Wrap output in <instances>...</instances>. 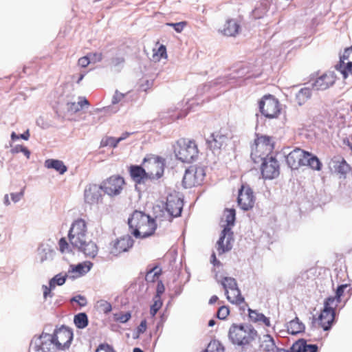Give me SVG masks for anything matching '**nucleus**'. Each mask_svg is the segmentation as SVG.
Instances as JSON below:
<instances>
[{
  "mask_svg": "<svg viewBox=\"0 0 352 352\" xmlns=\"http://www.w3.org/2000/svg\"><path fill=\"white\" fill-rule=\"evenodd\" d=\"M186 22H179L175 23H167V25L173 27L177 32H181L186 26Z\"/></svg>",
  "mask_w": 352,
  "mask_h": 352,
  "instance_id": "nucleus-53",
  "label": "nucleus"
},
{
  "mask_svg": "<svg viewBox=\"0 0 352 352\" xmlns=\"http://www.w3.org/2000/svg\"><path fill=\"white\" fill-rule=\"evenodd\" d=\"M152 85H153L152 81L146 80L145 81V83H142L141 85L140 88L142 90L146 91L147 89H150V87H151Z\"/></svg>",
  "mask_w": 352,
  "mask_h": 352,
  "instance_id": "nucleus-60",
  "label": "nucleus"
},
{
  "mask_svg": "<svg viewBox=\"0 0 352 352\" xmlns=\"http://www.w3.org/2000/svg\"><path fill=\"white\" fill-rule=\"evenodd\" d=\"M235 210L234 209H226L225 210V217L226 225H223L224 228H230L234 226L235 221Z\"/></svg>",
  "mask_w": 352,
  "mask_h": 352,
  "instance_id": "nucleus-39",
  "label": "nucleus"
},
{
  "mask_svg": "<svg viewBox=\"0 0 352 352\" xmlns=\"http://www.w3.org/2000/svg\"><path fill=\"white\" fill-rule=\"evenodd\" d=\"M90 59L91 58L88 56L82 57L78 60V65L82 67H85L91 63Z\"/></svg>",
  "mask_w": 352,
  "mask_h": 352,
  "instance_id": "nucleus-56",
  "label": "nucleus"
},
{
  "mask_svg": "<svg viewBox=\"0 0 352 352\" xmlns=\"http://www.w3.org/2000/svg\"><path fill=\"white\" fill-rule=\"evenodd\" d=\"M261 113L267 118H273L280 113L278 101L272 96H265L259 103Z\"/></svg>",
  "mask_w": 352,
  "mask_h": 352,
  "instance_id": "nucleus-12",
  "label": "nucleus"
},
{
  "mask_svg": "<svg viewBox=\"0 0 352 352\" xmlns=\"http://www.w3.org/2000/svg\"><path fill=\"white\" fill-rule=\"evenodd\" d=\"M237 202L240 208L245 211L252 208L254 204V199H237Z\"/></svg>",
  "mask_w": 352,
  "mask_h": 352,
  "instance_id": "nucleus-46",
  "label": "nucleus"
},
{
  "mask_svg": "<svg viewBox=\"0 0 352 352\" xmlns=\"http://www.w3.org/2000/svg\"><path fill=\"white\" fill-rule=\"evenodd\" d=\"M331 172L340 175V177L345 178L346 174L350 171L351 167L345 160L341 156H334L328 163Z\"/></svg>",
  "mask_w": 352,
  "mask_h": 352,
  "instance_id": "nucleus-16",
  "label": "nucleus"
},
{
  "mask_svg": "<svg viewBox=\"0 0 352 352\" xmlns=\"http://www.w3.org/2000/svg\"><path fill=\"white\" fill-rule=\"evenodd\" d=\"M205 170L203 167L191 166L186 170L183 177L184 188H192L200 184L205 177Z\"/></svg>",
  "mask_w": 352,
  "mask_h": 352,
  "instance_id": "nucleus-8",
  "label": "nucleus"
},
{
  "mask_svg": "<svg viewBox=\"0 0 352 352\" xmlns=\"http://www.w3.org/2000/svg\"><path fill=\"white\" fill-rule=\"evenodd\" d=\"M45 166L47 168H53L58 171L60 174L65 173L67 169L62 161L53 159L45 160Z\"/></svg>",
  "mask_w": 352,
  "mask_h": 352,
  "instance_id": "nucleus-31",
  "label": "nucleus"
},
{
  "mask_svg": "<svg viewBox=\"0 0 352 352\" xmlns=\"http://www.w3.org/2000/svg\"><path fill=\"white\" fill-rule=\"evenodd\" d=\"M154 217L153 220L157 223V227H164L169 226L173 217L170 215L166 208L164 206H155L153 208Z\"/></svg>",
  "mask_w": 352,
  "mask_h": 352,
  "instance_id": "nucleus-18",
  "label": "nucleus"
},
{
  "mask_svg": "<svg viewBox=\"0 0 352 352\" xmlns=\"http://www.w3.org/2000/svg\"><path fill=\"white\" fill-rule=\"evenodd\" d=\"M165 291L164 285L162 281H158L157 287H156V294L154 297L161 298V296L164 294Z\"/></svg>",
  "mask_w": 352,
  "mask_h": 352,
  "instance_id": "nucleus-54",
  "label": "nucleus"
},
{
  "mask_svg": "<svg viewBox=\"0 0 352 352\" xmlns=\"http://www.w3.org/2000/svg\"><path fill=\"white\" fill-rule=\"evenodd\" d=\"M344 79H346L349 74L352 75V46L344 50L340 56V63L335 67Z\"/></svg>",
  "mask_w": 352,
  "mask_h": 352,
  "instance_id": "nucleus-15",
  "label": "nucleus"
},
{
  "mask_svg": "<svg viewBox=\"0 0 352 352\" xmlns=\"http://www.w3.org/2000/svg\"><path fill=\"white\" fill-rule=\"evenodd\" d=\"M147 322L146 320L141 321L140 325L138 327L137 331L139 334L143 333L146 331Z\"/></svg>",
  "mask_w": 352,
  "mask_h": 352,
  "instance_id": "nucleus-57",
  "label": "nucleus"
},
{
  "mask_svg": "<svg viewBox=\"0 0 352 352\" xmlns=\"http://www.w3.org/2000/svg\"><path fill=\"white\" fill-rule=\"evenodd\" d=\"M226 292L227 299L232 304L241 305L244 302V298L241 296L239 289L237 287L228 290Z\"/></svg>",
  "mask_w": 352,
  "mask_h": 352,
  "instance_id": "nucleus-29",
  "label": "nucleus"
},
{
  "mask_svg": "<svg viewBox=\"0 0 352 352\" xmlns=\"http://www.w3.org/2000/svg\"><path fill=\"white\" fill-rule=\"evenodd\" d=\"M95 352H116L113 348L108 344H100L98 345Z\"/></svg>",
  "mask_w": 352,
  "mask_h": 352,
  "instance_id": "nucleus-50",
  "label": "nucleus"
},
{
  "mask_svg": "<svg viewBox=\"0 0 352 352\" xmlns=\"http://www.w3.org/2000/svg\"><path fill=\"white\" fill-rule=\"evenodd\" d=\"M82 251L87 256L94 258L98 253V247L96 244L91 241L87 242L86 239L82 247H76Z\"/></svg>",
  "mask_w": 352,
  "mask_h": 352,
  "instance_id": "nucleus-30",
  "label": "nucleus"
},
{
  "mask_svg": "<svg viewBox=\"0 0 352 352\" xmlns=\"http://www.w3.org/2000/svg\"><path fill=\"white\" fill-rule=\"evenodd\" d=\"M73 339V332L69 328L62 327L55 330L50 342L54 344L58 349L63 350L69 346Z\"/></svg>",
  "mask_w": 352,
  "mask_h": 352,
  "instance_id": "nucleus-11",
  "label": "nucleus"
},
{
  "mask_svg": "<svg viewBox=\"0 0 352 352\" xmlns=\"http://www.w3.org/2000/svg\"><path fill=\"white\" fill-rule=\"evenodd\" d=\"M261 173L265 179H272L279 175V164L273 156L262 160Z\"/></svg>",
  "mask_w": 352,
  "mask_h": 352,
  "instance_id": "nucleus-14",
  "label": "nucleus"
},
{
  "mask_svg": "<svg viewBox=\"0 0 352 352\" xmlns=\"http://www.w3.org/2000/svg\"><path fill=\"white\" fill-rule=\"evenodd\" d=\"M311 96V91L309 87L300 89L296 94V101L298 105L304 104Z\"/></svg>",
  "mask_w": 352,
  "mask_h": 352,
  "instance_id": "nucleus-33",
  "label": "nucleus"
},
{
  "mask_svg": "<svg viewBox=\"0 0 352 352\" xmlns=\"http://www.w3.org/2000/svg\"><path fill=\"white\" fill-rule=\"evenodd\" d=\"M267 12V6H261V7L256 8L253 12V16L254 18L260 19L263 17V14H265Z\"/></svg>",
  "mask_w": 352,
  "mask_h": 352,
  "instance_id": "nucleus-52",
  "label": "nucleus"
},
{
  "mask_svg": "<svg viewBox=\"0 0 352 352\" xmlns=\"http://www.w3.org/2000/svg\"><path fill=\"white\" fill-rule=\"evenodd\" d=\"M93 263L90 261H85L77 265H71L68 270V274L73 278H77L85 275L90 271Z\"/></svg>",
  "mask_w": 352,
  "mask_h": 352,
  "instance_id": "nucleus-21",
  "label": "nucleus"
},
{
  "mask_svg": "<svg viewBox=\"0 0 352 352\" xmlns=\"http://www.w3.org/2000/svg\"><path fill=\"white\" fill-rule=\"evenodd\" d=\"M23 148V146L17 145V146H14V148H12L10 151L12 153L15 154V153H18L19 152H22Z\"/></svg>",
  "mask_w": 352,
  "mask_h": 352,
  "instance_id": "nucleus-63",
  "label": "nucleus"
},
{
  "mask_svg": "<svg viewBox=\"0 0 352 352\" xmlns=\"http://www.w3.org/2000/svg\"><path fill=\"white\" fill-rule=\"evenodd\" d=\"M335 298H328L325 302L323 310L318 318V324L324 331L329 330L335 318V309L336 307Z\"/></svg>",
  "mask_w": 352,
  "mask_h": 352,
  "instance_id": "nucleus-7",
  "label": "nucleus"
},
{
  "mask_svg": "<svg viewBox=\"0 0 352 352\" xmlns=\"http://www.w3.org/2000/svg\"><path fill=\"white\" fill-rule=\"evenodd\" d=\"M162 274V270L158 266H155L150 269L145 276V280L147 283H158V281H161L160 280V275Z\"/></svg>",
  "mask_w": 352,
  "mask_h": 352,
  "instance_id": "nucleus-32",
  "label": "nucleus"
},
{
  "mask_svg": "<svg viewBox=\"0 0 352 352\" xmlns=\"http://www.w3.org/2000/svg\"><path fill=\"white\" fill-rule=\"evenodd\" d=\"M65 280L66 276L57 274L50 281V285L51 287H55L56 285H62L65 283Z\"/></svg>",
  "mask_w": 352,
  "mask_h": 352,
  "instance_id": "nucleus-47",
  "label": "nucleus"
},
{
  "mask_svg": "<svg viewBox=\"0 0 352 352\" xmlns=\"http://www.w3.org/2000/svg\"><path fill=\"white\" fill-rule=\"evenodd\" d=\"M84 195L85 198H101L104 196L102 184H90L87 185L85 188Z\"/></svg>",
  "mask_w": 352,
  "mask_h": 352,
  "instance_id": "nucleus-25",
  "label": "nucleus"
},
{
  "mask_svg": "<svg viewBox=\"0 0 352 352\" xmlns=\"http://www.w3.org/2000/svg\"><path fill=\"white\" fill-rule=\"evenodd\" d=\"M51 344V342H41V344L38 346L39 349L42 350L43 352H49L50 349L47 345H50Z\"/></svg>",
  "mask_w": 352,
  "mask_h": 352,
  "instance_id": "nucleus-61",
  "label": "nucleus"
},
{
  "mask_svg": "<svg viewBox=\"0 0 352 352\" xmlns=\"http://www.w3.org/2000/svg\"><path fill=\"white\" fill-rule=\"evenodd\" d=\"M87 235V225L85 220L78 219L72 224L68 233V238L71 245L82 247Z\"/></svg>",
  "mask_w": 352,
  "mask_h": 352,
  "instance_id": "nucleus-6",
  "label": "nucleus"
},
{
  "mask_svg": "<svg viewBox=\"0 0 352 352\" xmlns=\"http://www.w3.org/2000/svg\"><path fill=\"white\" fill-rule=\"evenodd\" d=\"M124 185V179L120 175H113L102 183L104 195L109 197L120 195Z\"/></svg>",
  "mask_w": 352,
  "mask_h": 352,
  "instance_id": "nucleus-10",
  "label": "nucleus"
},
{
  "mask_svg": "<svg viewBox=\"0 0 352 352\" xmlns=\"http://www.w3.org/2000/svg\"><path fill=\"white\" fill-rule=\"evenodd\" d=\"M131 318V314L129 311L122 312L119 311L113 314V320L115 322L125 323L129 321Z\"/></svg>",
  "mask_w": 352,
  "mask_h": 352,
  "instance_id": "nucleus-40",
  "label": "nucleus"
},
{
  "mask_svg": "<svg viewBox=\"0 0 352 352\" xmlns=\"http://www.w3.org/2000/svg\"><path fill=\"white\" fill-rule=\"evenodd\" d=\"M249 318L253 322H258L265 325V327H270L271 322L269 318L266 317L264 314L258 312L256 310L249 309Z\"/></svg>",
  "mask_w": 352,
  "mask_h": 352,
  "instance_id": "nucleus-28",
  "label": "nucleus"
},
{
  "mask_svg": "<svg viewBox=\"0 0 352 352\" xmlns=\"http://www.w3.org/2000/svg\"><path fill=\"white\" fill-rule=\"evenodd\" d=\"M336 79L334 72H327L313 80L311 86L315 90H325L334 84Z\"/></svg>",
  "mask_w": 352,
  "mask_h": 352,
  "instance_id": "nucleus-19",
  "label": "nucleus"
},
{
  "mask_svg": "<svg viewBox=\"0 0 352 352\" xmlns=\"http://www.w3.org/2000/svg\"><path fill=\"white\" fill-rule=\"evenodd\" d=\"M239 25L234 19H228L222 30L224 35L228 36H234L238 34L239 30Z\"/></svg>",
  "mask_w": 352,
  "mask_h": 352,
  "instance_id": "nucleus-27",
  "label": "nucleus"
},
{
  "mask_svg": "<svg viewBox=\"0 0 352 352\" xmlns=\"http://www.w3.org/2000/svg\"><path fill=\"white\" fill-rule=\"evenodd\" d=\"M257 340H258V347L260 351L265 352L274 351L276 345L273 338L270 335L265 334L262 337L258 336Z\"/></svg>",
  "mask_w": 352,
  "mask_h": 352,
  "instance_id": "nucleus-24",
  "label": "nucleus"
},
{
  "mask_svg": "<svg viewBox=\"0 0 352 352\" xmlns=\"http://www.w3.org/2000/svg\"><path fill=\"white\" fill-rule=\"evenodd\" d=\"M125 96L124 94L119 92L118 91H116L114 95L112 97L111 103L113 105H110L106 107H103L100 109V111H102L105 113H116L118 111L119 107H116L115 105L121 102Z\"/></svg>",
  "mask_w": 352,
  "mask_h": 352,
  "instance_id": "nucleus-26",
  "label": "nucleus"
},
{
  "mask_svg": "<svg viewBox=\"0 0 352 352\" xmlns=\"http://www.w3.org/2000/svg\"><path fill=\"white\" fill-rule=\"evenodd\" d=\"M74 322L77 328L84 329L89 323L87 316L85 313H79L74 316Z\"/></svg>",
  "mask_w": 352,
  "mask_h": 352,
  "instance_id": "nucleus-37",
  "label": "nucleus"
},
{
  "mask_svg": "<svg viewBox=\"0 0 352 352\" xmlns=\"http://www.w3.org/2000/svg\"><path fill=\"white\" fill-rule=\"evenodd\" d=\"M348 286H349V285L344 284V285H340L337 288L336 292V296L334 297L335 298V302L336 303V306H338V304L339 302H340V298L343 295L345 289L346 287H348Z\"/></svg>",
  "mask_w": 352,
  "mask_h": 352,
  "instance_id": "nucleus-48",
  "label": "nucleus"
},
{
  "mask_svg": "<svg viewBox=\"0 0 352 352\" xmlns=\"http://www.w3.org/2000/svg\"><path fill=\"white\" fill-rule=\"evenodd\" d=\"M229 140L227 134L222 131L214 132L211 134L210 137L207 140L209 146L214 150L220 149L226 145Z\"/></svg>",
  "mask_w": 352,
  "mask_h": 352,
  "instance_id": "nucleus-22",
  "label": "nucleus"
},
{
  "mask_svg": "<svg viewBox=\"0 0 352 352\" xmlns=\"http://www.w3.org/2000/svg\"><path fill=\"white\" fill-rule=\"evenodd\" d=\"M165 208L170 214V215L175 218L181 215L183 208V199H166Z\"/></svg>",
  "mask_w": 352,
  "mask_h": 352,
  "instance_id": "nucleus-23",
  "label": "nucleus"
},
{
  "mask_svg": "<svg viewBox=\"0 0 352 352\" xmlns=\"http://www.w3.org/2000/svg\"><path fill=\"white\" fill-rule=\"evenodd\" d=\"M51 287L50 286V287H48L47 286H43V296L45 298H46L48 296H51L50 294H51Z\"/></svg>",
  "mask_w": 352,
  "mask_h": 352,
  "instance_id": "nucleus-62",
  "label": "nucleus"
},
{
  "mask_svg": "<svg viewBox=\"0 0 352 352\" xmlns=\"http://www.w3.org/2000/svg\"><path fill=\"white\" fill-rule=\"evenodd\" d=\"M292 349L295 352H316L318 346L316 344H307L305 342H299Z\"/></svg>",
  "mask_w": 352,
  "mask_h": 352,
  "instance_id": "nucleus-35",
  "label": "nucleus"
},
{
  "mask_svg": "<svg viewBox=\"0 0 352 352\" xmlns=\"http://www.w3.org/2000/svg\"><path fill=\"white\" fill-rule=\"evenodd\" d=\"M186 114V112H184V111L183 110H181V112H179L177 115L176 116H174V115H170V118L174 120V119H178V118H180L183 116H184Z\"/></svg>",
  "mask_w": 352,
  "mask_h": 352,
  "instance_id": "nucleus-64",
  "label": "nucleus"
},
{
  "mask_svg": "<svg viewBox=\"0 0 352 352\" xmlns=\"http://www.w3.org/2000/svg\"><path fill=\"white\" fill-rule=\"evenodd\" d=\"M166 58V49L164 45H161L157 49H153L151 58L153 62H159L162 58Z\"/></svg>",
  "mask_w": 352,
  "mask_h": 352,
  "instance_id": "nucleus-38",
  "label": "nucleus"
},
{
  "mask_svg": "<svg viewBox=\"0 0 352 352\" xmlns=\"http://www.w3.org/2000/svg\"><path fill=\"white\" fill-rule=\"evenodd\" d=\"M233 241V232L230 231V228H224L217 243V250L219 254L230 251L232 248Z\"/></svg>",
  "mask_w": 352,
  "mask_h": 352,
  "instance_id": "nucleus-17",
  "label": "nucleus"
},
{
  "mask_svg": "<svg viewBox=\"0 0 352 352\" xmlns=\"http://www.w3.org/2000/svg\"><path fill=\"white\" fill-rule=\"evenodd\" d=\"M131 234L136 239H146L155 234L157 223L144 212L135 210L128 219Z\"/></svg>",
  "mask_w": 352,
  "mask_h": 352,
  "instance_id": "nucleus-1",
  "label": "nucleus"
},
{
  "mask_svg": "<svg viewBox=\"0 0 352 352\" xmlns=\"http://www.w3.org/2000/svg\"><path fill=\"white\" fill-rule=\"evenodd\" d=\"M129 173L131 177L136 184V186L138 184H144L146 182L149 181L146 168L142 164L141 166H130Z\"/></svg>",
  "mask_w": 352,
  "mask_h": 352,
  "instance_id": "nucleus-20",
  "label": "nucleus"
},
{
  "mask_svg": "<svg viewBox=\"0 0 352 352\" xmlns=\"http://www.w3.org/2000/svg\"><path fill=\"white\" fill-rule=\"evenodd\" d=\"M98 304L101 310L105 314L110 312L112 309L111 305L107 301L100 300L98 302Z\"/></svg>",
  "mask_w": 352,
  "mask_h": 352,
  "instance_id": "nucleus-51",
  "label": "nucleus"
},
{
  "mask_svg": "<svg viewBox=\"0 0 352 352\" xmlns=\"http://www.w3.org/2000/svg\"><path fill=\"white\" fill-rule=\"evenodd\" d=\"M73 300L76 302L80 307H84L87 305V299L82 296H77L73 298Z\"/></svg>",
  "mask_w": 352,
  "mask_h": 352,
  "instance_id": "nucleus-55",
  "label": "nucleus"
},
{
  "mask_svg": "<svg viewBox=\"0 0 352 352\" xmlns=\"http://www.w3.org/2000/svg\"><path fill=\"white\" fill-rule=\"evenodd\" d=\"M118 143H120V142L117 138L110 137L107 140V142H106L105 145H109L113 148H116L117 146V145L118 144Z\"/></svg>",
  "mask_w": 352,
  "mask_h": 352,
  "instance_id": "nucleus-58",
  "label": "nucleus"
},
{
  "mask_svg": "<svg viewBox=\"0 0 352 352\" xmlns=\"http://www.w3.org/2000/svg\"><path fill=\"white\" fill-rule=\"evenodd\" d=\"M205 352H224V347L219 341L213 340L208 344Z\"/></svg>",
  "mask_w": 352,
  "mask_h": 352,
  "instance_id": "nucleus-41",
  "label": "nucleus"
},
{
  "mask_svg": "<svg viewBox=\"0 0 352 352\" xmlns=\"http://www.w3.org/2000/svg\"><path fill=\"white\" fill-rule=\"evenodd\" d=\"M230 314L229 307L225 305L220 307L217 311V317L219 319L224 320L226 319Z\"/></svg>",
  "mask_w": 352,
  "mask_h": 352,
  "instance_id": "nucleus-49",
  "label": "nucleus"
},
{
  "mask_svg": "<svg viewBox=\"0 0 352 352\" xmlns=\"http://www.w3.org/2000/svg\"><path fill=\"white\" fill-rule=\"evenodd\" d=\"M221 284L225 292L237 287L236 280L231 277H224L221 280Z\"/></svg>",
  "mask_w": 352,
  "mask_h": 352,
  "instance_id": "nucleus-43",
  "label": "nucleus"
},
{
  "mask_svg": "<svg viewBox=\"0 0 352 352\" xmlns=\"http://www.w3.org/2000/svg\"><path fill=\"white\" fill-rule=\"evenodd\" d=\"M142 165L145 167L149 181H156L164 175L165 160L155 155H147L143 160Z\"/></svg>",
  "mask_w": 352,
  "mask_h": 352,
  "instance_id": "nucleus-4",
  "label": "nucleus"
},
{
  "mask_svg": "<svg viewBox=\"0 0 352 352\" xmlns=\"http://www.w3.org/2000/svg\"><path fill=\"white\" fill-rule=\"evenodd\" d=\"M304 324L299 321L298 318L291 320L287 324V331L292 335H296L304 331Z\"/></svg>",
  "mask_w": 352,
  "mask_h": 352,
  "instance_id": "nucleus-34",
  "label": "nucleus"
},
{
  "mask_svg": "<svg viewBox=\"0 0 352 352\" xmlns=\"http://www.w3.org/2000/svg\"><path fill=\"white\" fill-rule=\"evenodd\" d=\"M89 102L85 98H80L78 102H72L67 104V109L71 113L80 111L84 105H88Z\"/></svg>",
  "mask_w": 352,
  "mask_h": 352,
  "instance_id": "nucleus-36",
  "label": "nucleus"
},
{
  "mask_svg": "<svg viewBox=\"0 0 352 352\" xmlns=\"http://www.w3.org/2000/svg\"><path fill=\"white\" fill-rule=\"evenodd\" d=\"M58 250L63 253H70L72 252V249L69 243L67 241L65 237L61 238L58 241Z\"/></svg>",
  "mask_w": 352,
  "mask_h": 352,
  "instance_id": "nucleus-45",
  "label": "nucleus"
},
{
  "mask_svg": "<svg viewBox=\"0 0 352 352\" xmlns=\"http://www.w3.org/2000/svg\"><path fill=\"white\" fill-rule=\"evenodd\" d=\"M273 149L270 139L265 136H261L255 140L254 146L252 148V157L256 162V158L261 160L265 157H270L269 154Z\"/></svg>",
  "mask_w": 352,
  "mask_h": 352,
  "instance_id": "nucleus-9",
  "label": "nucleus"
},
{
  "mask_svg": "<svg viewBox=\"0 0 352 352\" xmlns=\"http://www.w3.org/2000/svg\"><path fill=\"white\" fill-rule=\"evenodd\" d=\"M228 338L233 344L244 346L256 342L258 333L250 326L233 324L230 327Z\"/></svg>",
  "mask_w": 352,
  "mask_h": 352,
  "instance_id": "nucleus-3",
  "label": "nucleus"
},
{
  "mask_svg": "<svg viewBox=\"0 0 352 352\" xmlns=\"http://www.w3.org/2000/svg\"><path fill=\"white\" fill-rule=\"evenodd\" d=\"M133 245V240L129 235L122 236L113 241L109 246V253L117 256L120 254L127 252Z\"/></svg>",
  "mask_w": 352,
  "mask_h": 352,
  "instance_id": "nucleus-13",
  "label": "nucleus"
},
{
  "mask_svg": "<svg viewBox=\"0 0 352 352\" xmlns=\"http://www.w3.org/2000/svg\"><path fill=\"white\" fill-rule=\"evenodd\" d=\"M252 198L253 191L248 185H242L238 190V198Z\"/></svg>",
  "mask_w": 352,
  "mask_h": 352,
  "instance_id": "nucleus-42",
  "label": "nucleus"
},
{
  "mask_svg": "<svg viewBox=\"0 0 352 352\" xmlns=\"http://www.w3.org/2000/svg\"><path fill=\"white\" fill-rule=\"evenodd\" d=\"M286 162L292 169H298L301 166H308L316 170H320L322 168V163L316 155L299 148L287 154Z\"/></svg>",
  "mask_w": 352,
  "mask_h": 352,
  "instance_id": "nucleus-2",
  "label": "nucleus"
},
{
  "mask_svg": "<svg viewBox=\"0 0 352 352\" xmlns=\"http://www.w3.org/2000/svg\"><path fill=\"white\" fill-rule=\"evenodd\" d=\"M163 302L161 298L154 297L153 303L150 308V314L152 317H155L157 311L162 307Z\"/></svg>",
  "mask_w": 352,
  "mask_h": 352,
  "instance_id": "nucleus-44",
  "label": "nucleus"
},
{
  "mask_svg": "<svg viewBox=\"0 0 352 352\" xmlns=\"http://www.w3.org/2000/svg\"><path fill=\"white\" fill-rule=\"evenodd\" d=\"M88 57L91 58V59H90L91 63V62H94V63L98 62V61L101 60V59H102L101 54H96V53L90 54L88 55Z\"/></svg>",
  "mask_w": 352,
  "mask_h": 352,
  "instance_id": "nucleus-59",
  "label": "nucleus"
},
{
  "mask_svg": "<svg viewBox=\"0 0 352 352\" xmlns=\"http://www.w3.org/2000/svg\"><path fill=\"white\" fill-rule=\"evenodd\" d=\"M176 157L182 162L190 163L198 156L197 146L194 141L182 139L174 147Z\"/></svg>",
  "mask_w": 352,
  "mask_h": 352,
  "instance_id": "nucleus-5",
  "label": "nucleus"
}]
</instances>
